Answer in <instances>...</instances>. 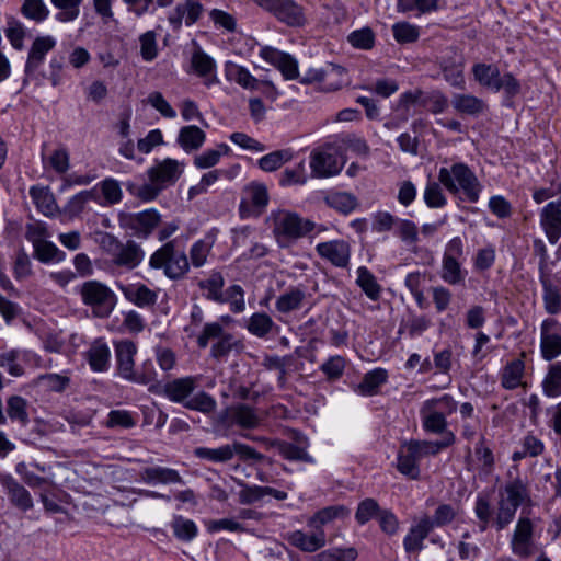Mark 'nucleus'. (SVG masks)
I'll return each instance as SVG.
<instances>
[{
  "instance_id": "f257e3e1",
  "label": "nucleus",
  "mask_w": 561,
  "mask_h": 561,
  "mask_svg": "<svg viewBox=\"0 0 561 561\" xmlns=\"http://www.w3.org/2000/svg\"><path fill=\"white\" fill-rule=\"evenodd\" d=\"M437 182H428L424 190V202L430 208L446 206L447 198L440 184L453 195L462 194L460 199L469 203H478L482 192V184L474 172L463 162H457L450 168H440Z\"/></svg>"
},
{
  "instance_id": "f03ea898",
  "label": "nucleus",
  "mask_w": 561,
  "mask_h": 561,
  "mask_svg": "<svg viewBox=\"0 0 561 561\" xmlns=\"http://www.w3.org/2000/svg\"><path fill=\"white\" fill-rule=\"evenodd\" d=\"M202 381L201 375L178 377L167 381L161 393L171 402L180 403L184 408L209 414L216 410V400L204 390L195 392Z\"/></svg>"
},
{
  "instance_id": "7ed1b4c3",
  "label": "nucleus",
  "mask_w": 561,
  "mask_h": 561,
  "mask_svg": "<svg viewBox=\"0 0 561 561\" xmlns=\"http://www.w3.org/2000/svg\"><path fill=\"white\" fill-rule=\"evenodd\" d=\"M184 164L175 159L165 158L148 169V183L128 184L127 190L131 195L142 202L156 199L160 193L175 184L183 173Z\"/></svg>"
},
{
  "instance_id": "20e7f679",
  "label": "nucleus",
  "mask_w": 561,
  "mask_h": 561,
  "mask_svg": "<svg viewBox=\"0 0 561 561\" xmlns=\"http://www.w3.org/2000/svg\"><path fill=\"white\" fill-rule=\"evenodd\" d=\"M267 220L272 224L273 236L280 248L290 247L316 228L314 221L286 209L272 211Z\"/></svg>"
},
{
  "instance_id": "39448f33",
  "label": "nucleus",
  "mask_w": 561,
  "mask_h": 561,
  "mask_svg": "<svg viewBox=\"0 0 561 561\" xmlns=\"http://www.w3.org/2000/svg\"><path fill=\"white\" fill-rule=\"evenodd\" d=\"M529 499L527 482L519 477L507 481L499 492L494 527L501 531L515 518L518 507Z\"/></svg>"
},
{
  "instance_id": "423d86ee",
  "label": "nucleus",
  "mask_w": 561,
  "mask_h": 561,
  "mask_svg": "<svg viewBox=\"0 0 561 561\" xmlns=\"http://www.w3.org/2000/svg\"><path fill=\"white\" fill-rule=\"evenodd\" d=\"M149 266L154 270H162L163 274L172 279L179 280L190 272V261L183 247H179L176 239L170 240L156 250L150 259Z\"/></svg>"
},
{
  "instance_id": "0eeeda50",
  "label": "nucleus",
  "mask_w": 561,
  "mask_h": 561,
  "mask_svg": "<svg viewBox=\"0 0 561 561\" xmlns=\"http://www.w3.org/2000/svg\"><path fill=\"white\" fill-rule=\"evenodd\" d=\"M116 370L121 378L138 383L149 385L156 379V371L153 369L148 371L135 370V356L137 354V346L130 340H121L114 343Z\"/></svg>"
},
{
  "instance_id": "6e6552de",
  "label": "nucleus",
  "mask_w": 561,
  "mask_h": 561,
  "mask_svg": "<svg viewBox=\"0 0 561 561\" xmlns=\"http://www.w3.org/2000/svg\"><path fill=\"white\" fill-rule=\"evenodd\" d=\"M80 296L83 304L89 306L98 318L108 317L116 306L114 291L98 280L84 282L80 288Z\"/></svg>"
},
{
  "instance_id": "1a4fd4ad",
  "label": "nucleus",
  "mask_w": 561,
  "mask_h": 561,
  "mask_svg": "<svg viewBox=\"0 0 561 561\" xmlns=\"http://www.w3.org/2000/svg\"><path fill=\"white\" fill-rule=\"evenodd\" d=\"M345 160L339 157L331 144L314 148L309 156L311 176L314 179H328L341 173Z\"/></svg>"
},
{
  "instance_id": "9d476101",
  "label": "nucleus",
  "mask_w": 561,
  "mask_h": 561,
  "mask_svg": "<svg viewBox=\"0 0 561 561\" xmlns=\"http://www.w3.org/2000/svg\"><path fill=\"white\" fill-rule=\"evenodd\" d=\"M263 11L273 15L278 22L300 27L307 22L304 8L295 0H252Z\"/></svg>"
},
{
  "instance_id": "9b49d317",
  "label": "nucleus",
  "mask_w": 561,
  "mask_h": 561,
  "mask_svg": "<svg viewBox=\"0 0 561 561\" xmlns=\"http://www.w3.org/2000/svg\"><path fill=\"white\" fill-rule=\"evenodd\" d=\"M104 244L115 266L133 270L144 260V251L134 240L123 243L115 237L106 234Z\"/></svg>"
},
{
  "instance_id": "f8f14e48",
  "label": "nucleus",
  "mask_w": 561,
  "mask_h": 561,
  "mask_svg": "<svg viewBox=\"0 0 561 561\" xmlns=\"http://www.w3.org/2000/svg\"><path fill=\"white\" fill-rule=\"evenodd\" d=\"M270 202L267 187L261 182H250L241 194L239 215L241 218H257L266 209Z\"/></svg>"
},
{
  "instance_id": "ddd939ff",
  "label": "nucleus",
  "mask_w": 561,
  "mask_h": 561,
  "mask_svg": "<svg viewBox=\"0 0 561 561\" xmlns=\"http://www.w3.org/2000/svg\"><path fill=\"white\" fill-rule=\"evenodd\" d=\"M511 550L520 559H529L539 547L535 540V525L529 517L520 516L515 525L511 541Z\"/></svg>"
},
{
  "instance_id": "4468645a",
  "label": "nucleus",
  "mask_w": 561,
  "mask_h": 561,
  "mask_svg": "<svg viewBox=\"0 0 561 561\" xmlns=\"http://www.w3.org/2000/svg\"><path fill=\"white\" fill-rule=\"evenodd\" d=\"M206 9L201 0H181L168 13V23L174 32L183 25L191 27L204 16Z\"/></svg>"
},
{
  "instance_id": "2eb2a0df",
  "label": "nucleus",
  "mask_w": 561,
  "mask_h": 561,
  "mask_svg": "<svg viewBox=\"0 0 561 561\" xmlns=\"http://www.w3.org/2000/svg\"><path fill=\"white\" fill-rule=\"evenodd\" d=\"M561 323L556 318H547L540 325V353L545 360L561 355Z\"/></svg>"
},
{
  "instance_id": "dca6fc26",
  "label": "nucleus",
  "mask_w": 561,
  "mask_h": 561,
  "mask_svg": "<svg viewBox=\"0 0 561 561\" xmlns=\"http://www.w3.org/2000/svg\"><path fill=\"white\" fill-rule=\"evenodd\" d=\"M345 69L340 66L329 65L327 68H311L301 78L302 83H320L324 91H336L344 83Z\"/></svg>"
},
{
  "instance_id": "f3484780",
  "label": "nucleus",
  "mask_w": 561,
  "mask_h": 561,
  "mask_svg": "<svg viewBox=\"0 0 561 561\" xmlns=\"http://www.w3.org/2000/svg\"><path fill=\"white\" fill-rule=\"evenodd\" d=\"M317 254L334 267L348 268L351 263V244L344 239L320 242L316 245Z\"/></svg>"
},
{
  "instance_id": "a211bd4d",
  "label": "nucleus",
  "mask_w": 561,
  "mask_h": 561,
  "mask_svg": "<svg viewBox=\"0 0 561 561\" xmlns=\"http://www.w3.org/2000/svg\"><path fill=\"white\" fill-rule=\"evenodd\" d=\"M56 46V39L51 35L37 36L28 50L25 62V76L33 77L38 68L44 64L46 55Z\"/></svg>"
},
{
  "instance_id": "6ab92c4d",
  "label": "nucleus",
  "mask_w": 561,
  "mask_h": 561,
  "mask_svg": "<svg viewBox=\"0 0 561 561\" xmlns=\"http://www.w3.org/2000/svg\"><path fill=\"white\" fill-rule=\"evenodd\" d=\"M543 308L548 314L561 313V275H539Z\"/></svg>"
},
{
  "instance_id": "aec40b11",
  "label": "nucleus",
  "mask_w": 561,
  "mask_h": 561,
  "mask_svg": "<svg viewBox=\"0 0 561 561\" xmlns=\"http://www.w3.org/2000/svg\"><path fill=\"white\" fill-rule=\"evenodd\" d=\"M285 539L295 548L304 552H314L327 543L324 530H312L307 534L302 530H294L285 535Z\"/></svg>"
},
{
  "instance_id": "412c9836",
  "label": "nucleus",
  "mask_w": 561,
  "mask_h": 561,
  "mask_svg": "<svg viewBox=\"0 0 561 561\" xmlns=\"http://www.w3.org/2000/svg\"><path fill=\"white\" fill-rule=\"evenodd\" d=\"M422 459L414 443L410 440L401 446L397 457V469L400 473L416 480L420 477L419 461Z\"/></svg>"
},
{
  "instance_id": "4be33fe9",
  "label": "nucleus",
  "mask_w": 561,
  "mask_h": 561,
  "mask_svg": "<svg viewBox=\"0 0 561 561\" xmlns=\"http://www.w3.org/2000/svg\"><path fill=\"white\" fill-rule=\"evenodd\" d=\"M260 56L277 67L286 79L293 80L298 77L297 61L290 55L279 51L276 48L265 46L261 48Z\"/></svg>"
},
{
  "instance_id": "5701e85b",
  "label": "nucleus",
  "mask_w": 561,
  "mask_h": 561,
  "mask_svg": "<svg viewBox=\"0 0 561 561\" xmlns=\"http://www.w3.org/2000/svg\"><path fill=\"white\" fill-rule=\"evenodd\" d=\"M324 204L341 215H350L358 206V198L351 192L330 190L323 193Z\"/></svg>"
},
{
  "instance_id": "b1692460",
  "label": "nucleus",
  "mask_w": 561,
  "mask_h": 561,
  "mask_svg": "<svg viewBox=\"0 0 561 561\" xmlns=\"http://www.w3.org/2000/svg\"><path fill=\"white\" fill-rule=\"evenodd\" d=\"M431 404L424 401L420 409L423 430L432 434H442L443 436H445V433H453L447 430L448 422L446 416H444V412L432 408Z\"/></svg>"
},
{
  "instance_id": "393cba45",
  "label": "nucleus",
  "mask_w": 561,
  "mask_h": 561,
  "mask_svg": "<svg viewBox=\"0 0 561 561\" xmlns=\"http://www.w3.org/2000/svg\"><path fill=\"white\" fill-rule=\"evenodd\" d=\"M434 529L427 523V515H423L410 527L403 539V547L408 553L419 552L424 548V540Z\"/></svg>"
},
{
  "instance_id": "a878e982",
  "label": "nucleus",
  "mask_w": 561,
  "mask_h": 561,
  "mask_svg": "<svg viewBox=\"0 0 561 561\" xmlns=\"http://www.w3.org/2000/svg\"><path fill=\"white\" fill-rule=\"evenodd\" d=\"M191 65L195 73L204 79V84L210 87L219 83L216 76V62L204 50L197 49L193 53Z\"/></svg>"
},
{
  "instance_id": "bb28decb",
  "label": "nucleus",
  "mask_w": 561,
  "mask_h": 561,
  "mask_svg": "<svg viewBox=\"0 0 561 561\" xmlns=\"http://www.w3.org/2000/svg\"><path fill=\"white\" fill-rule=\"evenodd\" d=\"M350 516V510L344 505H331L323 507L310 516L307 526L312 530H323V527L336 519H345Z\"/></svg>"
},
{
  "instance_id": "cd10ccee",
  "label": "nucleus",
  "mask_w": 561,
  "mask_h": 561,
  "mask_svg": "<svg viewBox=\"0 0 561 561\" xmlns=\"http://www.w3.org/2000/svg\"><path fill=\"white\" fill-rule=\"evenodd\" d=\"M124 297L134 305L146 308L156 305L158 295L144 284L119 285Z\"/></svg>"
},
{
  "instance_id": "c85d7f7f",
  "label": "nucleus",
  "mask_w": 561,
  "mask_h": 561,
  "mask_svg": "<svg viewBox=\"0 0 561 561\" xmlns=\"http://www.w3.org/2000/svg\"><path fill=\"white\" fill-rule=\"evenodd\" d=\"M3 488L10 499V502L19 510L26 512L33 507L31 493L12 477L7 476L1 480Z\"/></svg>"
},
{
  "instance_id": "c756f323",
  "label": "nucleus",
  "mask_w": 561,
  "mask_h": 561,
  "mask_svg": "<svg viewBox=\"0 0 561 561\" xmlns=\"http://www.w3.org/2000/svg\"><path fill=\"white\" fill-rule=\"evenodd\" d=\"M140 477L142 481L148 484H184V480L180 473L167 467L154 466L145 468L140 472Z\"/></svg>"
},
{
  "instance_id": "7c9ffc66",
  "label": "nucleus",
  "mask_w": 561,
  "mask_h": 561,
  "mask_svg": "<svg viewBox=\"0 0 561 561\" xmlns=\"http://www.w3.org/2000/svg\"><path fill=\"white\" fill-rule=\"evenodd\" d=\"M111 351L103 339H96L87 352V360L93 371H106L110 367Z\"/></svg>"
},
{
  "instance_id": "2f4dec72",
  "label": "nucleus",
  "mask_w": 561,
  "mask_h": 561,
  "mask_svg": "<svg viewBox=\"0 0 561 561\" xmlns=\"http://www.w3.org/2000/svg\"><path fill=\"white\" fill-rule=\"evenodd\" d=\"M228 415L232 424L242 428H254L261 422L256 409L244 403L230 407Z\"/></svg>"
},
{
  "instance_id": "473e14b6",
  "label": "nucleus",
  "mask_w": 561,
  "mask_h": 561,
  "mask_svg": "<svg viewBox=\"0 0 561 561\" xmlns=\"http://www.w3.org/2000/svg\"><path fill=\"white\" fill-rule=\"evenodd\" d=\"M28 405V401L22 396L8 397L5 402L7 420L18 423L21 427H26L30 424Z\"/></svg>"
},
{
  "instance_id": "72a5a7b5",
  "label": "nucleus",
  "mask_w": 561,
  "mask_h": 561,
  "mask_svg": "<svg viewBox=\"0 0 561 561\" xmlns=\"http://www.w3.org/2000/svg\"><path fill=\"white\" fill-rule=\"evenodd\" d=\"M388 373L383 368H375L366 373L363 380L354 387L357 394L373 397L379 392V388L387 382Z\"/></svg>"
},
{
  "instance_id": "f704fd0d",
  "label": "nucleus",
  "mask_w": 561,
  "mask_h": 561,
  "mask_svg": "<svg viewBox=\"0 0 561 561\" xmlns=\"http://www.w3.org/2000/svg\"><path fill=\"white\" fill-rule=\"evenodd\" d=\"M30 196L37 210L44 216L53 217L58 214V205L49 187L32 186L30 188Z\"/></svg>"
},
{
  "instance_id": "c9c22d12",
  "label": "nucleus",
  "mask_w": 561,
  "mask_h": 561,
  "mask_svg": "<svg viewBox=\"0 0 561 561\" xmlns=\"http://www.w3.org/2000/svg\"><path fill=\"white\" fill-rule=\"evenodd\" d=\"M225 76L228 81H233L243 89H259L260 81L245 67L236 62L227 61L225 64Z\"/></svg>"
},
{
  "instance_id": "e433bc0d",
  "label": "nucleus",
  "mask_w": 561,
  "mask_h": 561,
  "mask_svg": "<svg viewBox=\"0 0 561 561\" xmlns=\"http://www.w3.org/2000/svg\"><path fill=\"white\" fill-rule=\"evenodd\" d=\"M160 215L156 209H147L130 217L129 226L138 237L147 238L159 225Z\"/></svg>"
},
{
  "instance_id": "4c0bfd02",
  "label": "nucleus",
  "mask_w": 561,
  "mask_h": 561,
  "mask_svg": "<svg viewBox=\"0 0 561 561\" xmlns=\"http://www.w3.org/2000/svg\"><path fill=\"white\" fill-rule=\"evenodd\" d=\"M215 241L216 236L213 232H208L204 238L196 240L190 249V266L192 265L195 268L204 266L211 253Z\"/></svg>"
},
{
  "instance_id": "58836bf2",
  "label": "nucleus",
  "mask_w": 561,
  "mask_h": 561,
  "mask_svg": "<svg viewBox=\"0 0 561 561\" xmlns=\"http://www.w3.org/2000/svg\"><path fill=\"white\" fill-rule=\"evenodd\" d=\"M306 299V291L300 287H290L279 295L275 301V309L279 313H289L299 310Z\"/></svg>"
},
{
  "instance_id": "ea45409f",
  "label": "nucleus",
  "mask_w": 561,
  "mask_h": 561,
  "mask_svg": "<svg viewBox=\"0 0 561 561\" xmlns=\"http://www.w3.org/2000/svg\"><path fill=\"white\" fill-rule=\"evenodd\" d=\"M70 370H64L60 374H42L36 377L34 383L43 387L46 391L62 393L70 387Z\"/></svg>"
},
{
  "instance_id": "a19ab883",
  "label": "nucleus",
  "mask_w": 561,
  "mask_h": 561,
  "mask_svg": "<svg viewBox=\"0 0 561 561\" xmlns=\"http://www.w3.org/2000/svg\"><path fill=\"white\" fill-rule=\"evenodd\" d=\"M205 140V131L195 125L182 127L178 135V144L185 152L198 150Z\"/></svg>"
},
{
  "instance_id": "79ce46f5",
  "label": "nucleus",
  "mask_w": 561,
  "mask_h": 561,
  "mask_svg": "<svg viewBox=\"0 0 561 561\" xmlns=\"http://www.w3.org/2000/svg\"><path fill=\"white\" fill-rule=\"evenodd\" d=\"M279 327L265 312H254L248 320L247 330L254 336L260 339L267 337L273 331H277Z\"/></svg>"
},
{
  "instance_id": "37998d69",
  "label": "nucleus",
  "mask_w": 561,
  "mask_h": 561,
  "mask_svg": "<svg viewBox=\"0 0 561 561\" xmlns=\"http://www.w3.org/2000/svg\"><path fill=\"white\" fill-rule=\"evenodd\" d=\"M451 104L457 112L471 116H477L486 108L484 101L472 94H454Z\"/></svg>"
},
{
  "instance_id": "c03bdc74",
  "label": "nucleus",
  "mask_w": 561,
  "mask_h": 561,
  "mask_svg": "<svg viewBox=\"0 0 561 561\" xmlns=\"http://www.w3.org/2000/svg\"><path fill=\"white\" fill-rule=\"evenodd\" d=\"M193 455L199 460L213 463L229 462L230 460H232L231 444H225L216 448L196 447L193 450Z\"/></svg>"
},
{
  "instance_id": "a18cd8bd",
  "label": "nucleus",
  "mask_w": 561,
  "mask_h": 561,
  "mask_svg": "<svg viewBox=\"0 0 561 561\" xmlns=\"http://www.w3.org/2000/svg\"><path fill=\"white\" fill-rule=\"evenodd\" d=\"M467 272L461 268L459 260L443 256L440 278L451 286L462 285L465 283Z\"/></svg>"
},
{
  "instance_id": "49530a36",
  "label": "nucleus",
  "mask_w": 561,
  "mask_h": 561,
  "mask_svg": "<svg viewBox=\"0 0 561 561\" xmlns=\"http://www.w3.org/2000/svg\"><path fill=\"white\" fill-rule=\"evenodd\" d=\"M170 527L174 537L183 542H190L198 535L195 522L182 515H173Z\"/></svg>"
},
{
  "instance_id": "de8ad7c7",
  "label": "nucleus",
  "mask_w": 561,
  "mask_h": 561,
  "mask_svg": "<svg viewBox=\"0 0 561 561\" xmlns=\"http://www.w3.org/2000/svg\"><path fill=\"white\" fill-rule=\"evenodd\" d=\"M440 0H397V11L414 13L415 16L436 12Z\"/></svg>"
},
{
  "instance_id": "09e8293b",
  "label": "nucleus",
  "mask_w": 561,
  "mask_h": 561,
  "mask_svg": "<svg viewBox=\"0 0 561 561\" xmlns=\"http://www.w3.org/2000/svg\"><path fill=\"white\" fill-rule=\"evenodd\" d=\"M356 274V285L370 300H378L381 294V286L378 284L376 276L366 266H359Z\"/></svg>"
},
{
  "instance_id": "8fccbe9b",
  "label": "nucleus",
  "mask_w": 561,
  "mask_h": 561,
  "mask_svg": "<svg viewBox=\"0 0 561 561\" xmlns=\"http://www.w3.org/2000/svg\"><path fill=\"white\" fill-rule=\"evenodd\" d=\"M224 285V276L217 271H213L207 278L198 282V287L204 291L205 298L217 304L221 301Z\"/></svg>"
},
{
  "instance_id": "3c124183",
  "label": "nucleus",
  "mask_w": 561,
  "mask_h": 561,
  "mask_svg": "<svg viewBox=\"0 0 561 561\" xmlns=\"http://www.w3.org/2000/svg\"><path fill=\"white\" fill-rule=\"evenodd\" d=\"M459 514V506L440 503L435 508L432 516L427 515V523L433 529L442 528L451 524Z\"/></svg>"
},
{
  "instance_id": "603ef678",
  "label": "nucleus",
  "mask_w": 561,
  "mask_h": 561,
  "mask_svg": "<svg viewBox=\"0 0 561 561\" xmlns=\"http://www.w3.org/2000/svg\"><path fill=\"white\" fill-rule=\"evenodd\" d=\"M525 364L522 359H514L505 365L502 371L501 385L507 390L516 389L522 383Z\"/></svg>"
},
{
  "instance_id": "864d4df0",
  "label": "nucleus",
  "mask_w": 561,
  "mask_h": 561,
  "mask_svg": "<svg viewBox=\"0 0 561 561\" xmlns=\"http://www.w3.org/2000/svg\"><path fill=\"white\" fill-rule=\"evenodd\" d=\"M294 158L291 149H280L270 152L259 159V167L265 172H273Z\"/></svg>"
},
{
  "instance_id": "5fc2aeb1",
  "label": "nucleus",
  "mask_w": 561,
  "mask_h": 561,
  "mask_svg": "<svg viewBox=\"0 0 561 561\" xmlns=\"http://www.w3.org/2000/svg\"><path fill=\"white\" fill-rule=\"evenodd\" d=\"M421 454L422 458L426 456H435L440 450L448 448L454 445L456 442V436L454 433H445V436L442 437L440 440L431 442V440H412Z\"/></svg>"
},
{
  "instance_id": "6e6d98bb",
  "label": "nucleus",
  "mask_w": 561,
  "mask_h": 561,
  "mask_svg": "<svg viewBox=\"0 0 561 561\" xmlns=\"http://www.w3.org/2000/svg\"><path fill=\"white\" fill-rule=\"evenodd\" d=\"M20 12L26 20L35 23H42L49 16V9L44 0H24Z\"/></svg>"
},
{
  "instance_id": "4d7b16f0",
  "label": "nucleus",
  "mask_w": 561,
  "mask_h": 561,
  "mask_svg": "<svg viewBox=\"0 0 561 561\" xmlns=\"http://www.w3.org/2000/svg\"><path fill=\"white\" fill-rule=\"evenodd\" d=\"M542 390L547 397L561 396V360L551 364L542 381Z\"/></svg>"
},
{
  "instance_id": "13d9d810",
  "label": "nucleus",
  "mask_w": 561,
  "mask_h": 561,
  "mask_svg": "<svg viewBox=\"0 0 561 561\" xmlns=\"http://www.w3.org/2000/svg\"><path fill=\"white\" fill-rule=\"evenodd\" d=\"M474 514L479 519L480 531H485L490 525L494 526L495 513L489 499L484 495H478L474 504Z\"/></svg>"
},
{
  "instance_id": "bf43d9fd",
  "label": "nucleus",
  "mask_w": 561,
  "mask_h": 561,
  "mask_svg": "<svg viewBox=\"0 0 561 561\" xmlns=\"http://www.w3.org/2000/svg\"><path fill=\"white\" fill-rule=\"evenodd\" d=\"M82 1L83 0H50L53 5L59 10L56 14V20L68 23L78 19Z\"/></svg>"
},
{
  "instance_id": "052dcab7",
  "label": "nucleus",
  "mask_w": 561,
  "mask_h": 561,
  "mask_svg": "<svg viewBox=\"0 0 561 561\" xmlns=\"http://www.w3.org/2000/svg\"><path fill=\"white\" fill-rule=\"evenodd\" d=\"M230 148L226 144H219L216 149H208L201 154L195 156L194 165L197 169H209L215 167L220 158L225 154H228Z\"/></svg>"
},
{
  "instance_id": "680f3d73",
  "label": "nucleus",
  "mask_w": 561,
  "mask_h": 561,
  "mask_svg": "<svg viewBox=\"0 0 561 561\" xmlns=\"http://www.w3.org/2000/svg\"><path fill=\"white\" fill-rule=\"evenodd\" d=\"M244 289L238 285L229 286L221 296L218 304H228L231 312L241 313L245 310Z\"/></svg>"
},
{
  "instance_id": "e2e57ef3",
  "label": "nucleus",
  "mask_w": 561,
  "mask_h": 561,
  "mask_svg": "<svg viewBox=\"0 0 561 561\" xmlns=\"http://www.w3.org/2000/svg\"><path fill=\"white\" fill-rule=\"evenodd\" d=\"M474 79L483 87L495 90L500 78L499 69L493 65L477 64L472 68Z\"/></svg>"
},
{
  "instance_id": "0e129e2a",
  "label": "nucleus",
  "mask_w": 561,
  "mask_h": 561,
  "mask_svg": "<svg viewBox=\"0 0 561 561\" xmlns=\"http://www.w3.org/2000/svg\"><path fill=\"white\" fill-rule=\"evenodd\" d=\"M35 334L42 341L43 348L48 353H61L65 348V340L59 332L47 331L43 327L35 329Z\"/></svg>"
},
{
  "instance_id": "69168bd1",
  "label": "nucleus",
  "mask_w": 561,
  "mask_h": 561,
  "mask_svg": "<svg viewBox=\"0 0 561 561\" xmlns=\"http://www.w3.org/2000/svg\"><path fill=\"white\" fill-rule=\"evenodd\" d=\"M33 249L35 259L42 263L61 262L66 257L65 252L48 240L35 245Z\"/></svg>"
},
{
  "instance_id": "338daca9",
  "label": "nucleus",
  "mask_w": 561,
  "mask_h": 561,
  "mask_svg": "<svg viewBox=\"0 0 561 561\" xmlns=\"http://www.w3.org/2000/svg\"><path fill=\"white\" fill-rule=\"evenodd\" d=\"M357 556V550L354 547L331 548L313 556L312 561H355Z\"/></svg>"
},
{
  "instance_id": "774afa93",
  "label": "nucleus",
  "mask_w": 561,
  "mask_h": 561,
  "mask_svg": "<svg viewBox=\"0 0 561 561\" xmlns=\"http://www.w3.org/2000/svg\"><path fill=\"white\" fill-rule=\"evenodd\" d=\"M156 31H147L139 36L140 56L147 61H153L159 55Z\"/></svg>"
}]
</instances>
